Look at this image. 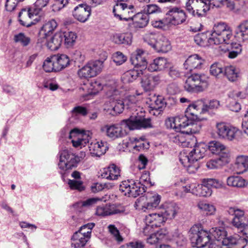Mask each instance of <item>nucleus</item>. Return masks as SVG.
Instances as JSON below:
<instances>
[{
	"instance_id": "obj_1",
	"label": "nucleus",
	"mask_w": 248,
	"mask_h": 248,
	"mask_svg": "<svg viewBox=\"0 0 248 248\" xmlns=\"http://www.w3.org/2000/svg\"><path fill=\"white\" fill-rule=\"evenodd\" d=\"M232 37L230 28L224 23H218L214 25L210 38H207L206 34L201 33L196 35L194 40L197 45L203 46L207 41L210 45L229 44Z\"/></svg>"
},
{
	"instance_id": "obj_2",
	"label": "nucleus",
	"mask_w": 248,
	"mask_h": 248,
	"mask_svg": "<svg viewBox=\"0 0 248 248\" xmlns=\"http://www.w3.org/2000/svg\"><path fill=\"white\" fill-rule=\"evenodd\" d=\"M204 145L200 144L194 148L187 155L185 152L181 153L179 160L182 164L190 173H195L199 168L198 160L202 158L206 152Z\"/></svg>"
},
{
	"instance_id": "obj_3",
	"label": "nucleus",
	"mask_w": 248,
	"mask_h": 248,
	"mask_svg": "<svg viewBox=\"0 0 248 248\" xmlns=\"http://www.w3.org/2000/svg\"><path fill=\"white\" fill-rule=\"evenodd\" d=\"M189 237L192 247L198 248L205 247L211 240L209 232L198 225H193L191 228Z\"/></svg>"
},
{
	"instance_id": "obj_4",
	"label": "nucleus",
	"mask_w": 248,
	"mask_h": 248,
	"mask_svg": "<svg viewBox=\"0 0 248 248\" xmlns=\"http://www.w3.org/2000/svg\"><path fill=\"white\" fill-rule=\"evenodd\" d=\"M146 188L144 185L140 182L133 179L123 181L119 186L120 190L124 195L134 198L144 193Z\"/></svg>"
},
{
	"instance_id": "obj_5",
	"label": "nucleus",
	"mask_w": 248,
	"mask_h": 248,
	"mask_svg": "<svg viewBox=\"0 0 248 248\" xmlns=\"http://www.w3.org/2000/svg\"><path fill=\"white\" fill-rule=\"evenodd\" d=\"M207 79V78L205 75L193 74L186 80L184 88L189 92H202L208 86Z\"/></svg>"
},
{
	"instance_id": "obj_6",
	"label": "nucleus",
	"mask_w": 248,
	"mask_h": 248,
	"mask_svg": "<svg viewBox=\"0 0 248 248\" xmlns=\"http://www.w3.org/2000/svg\"><path fill=\"white\" fill-rule=\"evenodd\" d=\"M186 11L192 16H205L211 9L208 0H188L186 3Z\"/></svg>"
},
{
	"instance_id": "obj_7",
	"label": "nucleus",
	"mask_w": 248,
	"mask_h": 248,
	"mask_svg": "<svg viewBox=\"0 0 248 248\" xmlns=\"http://www.w3.org/2000/svg\"><path fill=\"white\" fill-rule=\"evenodd\" d=\"M151 121L150 118H145L143 115L137 114L127 119L123 120L121 124L127 126L130 130L140 129L152 127Z\"/></svg>"
},
{
	"instance_id": "obj_8",
	"label": "nucleus",
	"mask_w": 248,
	"mask_h": 248,
	"mask_svg": "<svg viewBox=\"0 0 248 248\" xmlns=\"http://www.w3.org/2000/svg\"><path fill=\"white\" fill-rule=\"evenodd\" d=\"M216 133L220 139L232 141L236 140L240 131L236 127L230 126L223 122L217 123Z\"/></svg>"
},
{
	"instance_id": "obj_9",
	"label": "nucleus",
	"mask_w": 248,
	"mask_h": 248,
	"mask_svg": "<svg viewBox=\"0 0 248 248\" xmlns=\"http://www.w3.org/2000/svg\"><path fill=\"white\" fill-rule=\"evenodd\" d=\"M192 120L185 111V115H180L175 117L169 118L165 121L168 128L173 129L176 132H183L186 129L189 121Z\"/></svg>"
},
{
	"instance_id": "obj_10",
	"label": "nucleus",
	"mask_w": 248,
	"mask_h": 248,
	"mask_svg": "<svg viewBox=\"0 0 248 248\" xmlns=\"http://www.w3.org/2000/svg\"><path fill=\"white\" fill-rule=\"evenodd\" d=\"M103 62L100 60L90 62L78 71L80 78L94 77L99 74L103 67Z\"/></svg>"
},
{
	"instance_id": "obj_11",
	"label": "nucleus",
	"mask_w": 248,
	"mask_h": 248,
	"mask_svg": "<svg viewBox=\"0 0 248 248\" xmlns=\"http://www.w3.org/2000/svg\"><path fill=\"white\" fill-rule=\"evenodd\" d=\"M134 6L132 5L128 6L124 2H116L113 9L114 16L118 17L121 20H131L133 17Z\"/></svg>"
},
{
	"instance_id": "obj_12",
	"label": "nucleus",
	"mask_w": 248,
	"mask_h": 248,
	"mask_svg": "<svg viewBox=\"0 0 248 248\" xmlns=\"http://www.w3.org/2000/svg\"><path fill=\"white\" fill-rule=\"evenodd\" d=\"M78 158L71 152L64 150L60 153L59 168L62 170H66L76 166Z\"/></svg>"
},
{
	"instance_id": "obj_13",
	"label": "nucleus",
	"mask_w": 248,
	"mask_h": 248,
	"mask_svg": "<svg viewBox=\"0 0 248 248\" xmlns=\"http://www.w3.org/2000/svg\"><path fill=\"white\" fill-rule=\"evenodd\" d=\"M124 106V101L120 99L119 96L114 94L109 97L104 109L112 115H115L123 112Z\"/></svg>"
},
{
	"instance_id": "obj_14",
	"label": "nucleus",
	"mask_w": 248,
	"mask_h": 248,
	"mask_svg": "<svg viewBox=\"0 0 248 248\" xmlns=\"http://www.w3.org/2000/svg\"><path fill=\"white\" fill-rule=\"evenodd\" d=\"M166 15L168 22L173 25L181 24L186 19V16L184 11L177 7L170 9Z\"/></svg>"
},
{
	"instance_id": "obj_15",
	"label": "nucleus",
	"mask_w": 248,
	"mask_h": 248,
	"mask_svg": "<svg viewBox=\"0 0 248 248\" xmlns=\"http://www.w3.org/2000/svg\"><path fill=\"white\" fill-rule=\"evenodd\" d=\"M206 108L205 107L204 100H198L188 106L186 109L188 116H190L192 120H199L198 115L206 113Z\"/></svg>"
},
{
	"instance_id": "obj_16",
	"label": "nucleus",
	"mask_w": 248,
	"mask_h": 248,
	"mask_svg": "<svg viewBox=\"0 0 248 248\" xmlns=\"http://www.w3.org/2000/svg\"><path fill=\"white\" fill-rule=\"evenodd\" d=\"M101 131L112 139L123 137L126 134L125 131L118 124L105 125L101 128Z\"/></svg>"
},
{
	"instance_id": "obj_17",
	"label": "nucleus",
	"mask_w": 248,
	"mask_h": 248,
	"mask_svg": "<svg viewBox=\"0 0 248 248\" xmlns=\"http://www.w3.org/2000/svg\"><path fill=\"white\" fill-rule=\"evenodd\" d=\"M140 83L143 89L147 92L153 90L155 86L159 83L160 79L158 76H153L146 74L145 71H143Z\"/></svg>"
},
{
	"instance_id": "obj_18",
	"label": "nucleus",
	"mask_w": 248,
	"mask_h": 248,
	"mask_svg": "<svg viewBox=\"0 0 248 248\" xmlns=\"http://www.w3.org/2000/svg\"><path fill=\"white\" fill-rule=\"evenodd\" d=\"M91 7L83 4L76 6L72 12L74 17L81 22L86 21L91 15Z\"/></svg>"
},
{
	"instance_id": "obj_19",
	"label": "nucleus",
	"mask_w": 248,
	"mask_h": 248,
	"mask_svg": "<svg viewBox=\"0 0 248 248\" xmlns=\"http://www.w3.org/2000/svg\"><path fill=\"white\" fill-rule=\"evenodd\" d=\"M204 62V60L197 54L192 55L185 61L186 69L191 71L193 69H201Z\"/></svg>"
},
{
	"instance_id": "obj_20",
	"label": "nucleus",
	"mask_w": 248,
	"mask_h": 248,
	"mask_svg": "<svg viewBox=\"0 0 248 248\" xmlns=\"http://www.w3.org/2000/svg\"><path fill=\"white\" fill-rule=\"evenodd\" d=\"M34 9L29 8L28 10L23 9L18 14L19 21L24 26L30 27L34 23L31 20L33 16H36L34 13Z\"/></svg>"
},
{
	"instance_id": "obj_21",
	"label": "nucleus",
	"mask_w": 248,
	"mask_h": 248,
	"mask_svg": "<svg viewBox=\"0 0 248 248\" xmlns=\"http://www.w3.org/2000/svg\"><path fill=\"white\" fill-rule=\"evenodd\" d=\"M248 243V242L246 238L238 235H234L230 236L228 238L224 240L223 245L233 246L234 248H245Z\"/></svg>"
},
{
	"instance_id": "obj_22",
	"label": "nucleus",
	"mask_w": 248,
	"mask_h": 248,
	"mask_svg": "<svg viewBox=\"0 0 248 248\" xmlns=\"http://www.w3.org/2000/svg\"><path fill=\"white\" fill-rule=\"evenodd\" d=\"M164 215L161 210L159 209L156 212L150 214L146 216L145 221L146 223L152 224L151 226L160 227L161 224L166 221L164 217Z\"/></svg>"
},
{
	"instance_id": "obj_23",
	"label": "nucleus",
	"mask_w": 248,
	"mask_h": 248,
	"mask_svg": "<svg viewBox=\"0 0 248 248\" xmlns=\"http://www.w3.org/2000/svg\"><path fill=\"white\" fill-rule=\"evenodd\" d=\"M144 52L140 50L137 51V54L132 55L131 58V61L133 65L139 70L145 71L148 67L147 62L144 56Z\"/></svg>"
},
{
	"instance_id": "obj_24",
	"label": "nucleus",
	"mask_w": 248,
	"mask_h": 248,
	"mask_svg": "<svg viewBox=\"0 0 248 248\" xmlns=\"http://www.w3.org/2000/svg\"><path fill=\"white\" fill-rule=\"evenodd\" d=\"M101 175L102 178L108 180H117L120 176V170L116 165L112 164L107 168L104 169Z\"/></svg>"
},
{
	"instance_id": "obj_25",
	"label": "nucleus",
	"mask_w": 248,
	"mask_h": 248,
	"mask_svg": "<svg viewBox=\"0 0 248 248\" xmlns=\"http://www.w3.org/2000/svg\"><path fill=\"white\" fill-rule=\"evenodd\" d=\"M89 149L92 156H100L106 153L108 148L106 143L101 141L91 142L89 146Z\"/></svg>"
},
{
	"instance_id": "obj_26",
	"label": "nucleus",
	"mask_w": 248,
	"mask_h": 248,
	"mask_svg": "<svg viewBox=\"0 0 248 248\" xmlns=\"http://www.w3.org/2000/svg\"><path fill=\"white\" fill-rule=\"evenodd\" d=\"M52 59L55 62V69L60 71L70 65V60L65 54L55 55L52 56Z\"/></svg>"
},
{
	"instance_id": "obj_27",
	"label": "nucleus",
	"mask_w": 248,
	"mask_h": 248,
	"mask_svg": "<svg viewBox=\"0 0 248 248\" xmlns=\"http://www.w3.org/2000/svg\"><path fill=\"white\" fill-rule=\"evenodd\" d=\"M208 149L213 154L219 155V157L225 156L228 157L226 147L218 141H213L209 143Z\"/></svg>"
},
{
	"instance_id": "obj_28",
	"label": "nucleus",
	"mask_w": 248,
	"mask_h": 248,
	"mask_svg": "<svg viewBox=\"0 0 248 248\" xmlns=\"http://www.w3.org/2000/svg\"><path fill=\"white\" fill-rule=\"evenodd\" d=\"M58 26V23L55 19H51L46 22L41 27L39 34L44 38L49 36L55 30Z\"/></svg>"
},
{
	"instance_id": "obj_29",
	"label": "nucleus",
	"mask_w": 248,
	"mask_h": 248,
	"mask_svg": "<svg viewBox=\"0 0 248 248\" xmlns=\"http://www.w3.org/2000/svg\"><path fill=\"white\" fill-rule=\"evenodd\" d=\"M168 63L166 59L163 57H158L152 62L147 67L148 70L150 72L161 71L168 67Z\"/></svg>"
},
{
	"instance_id": "obj_30",
	"label": "nucleus",
	"mask_w": 248,
	"mask_h": 248,
	"mask_svg": "<svg viewBox=\"0 0 248 248\" xmlns=\"http://www.w3.org/2000/svg\"><path fill=\"white\" fill-rule=\"evenodd\" d=\"M143 74L144 72L142 70L134 68L125 72L122 76V80L124 83L132 82Z\"/></svg>"
},
{
	"instance_id": "obj_31",
	"label": "nucleus",
	"mask_w": 248,
	"mask_h": 248,
	"mask_svg": "<svg viewBox=\"0 0 248 248\" xmlns=\"http://www.w3.org/2000/svg\"><path fill=\"white\" fill-rule=\"evenodd\" d=\"M171 46L170 41L161 35L158 37L154 48L157 52L166 53L171 49Z\"/></svg>"
},
{
	"instance_id": "obj_32",
	"label": "nucleus",
	"mask_w": 248,
	"mask_h": 248,
	"mask_svg": "<svg viewBox=\"0 0 248 248\" xmlns=\"http://www.w3.org/2000/svg\"><path fill=\"white\" fill-rule=\"evenodd\" d=\"M149 16L144 12H140L134 15L132 20L133 25L136 28H142L145 27L148 23Z\"/></svg>"
},
{
	"instance_id": "obj_33",
	"label": "nucleus",
	"mask_w": 248,
	"mask_h": 248,
	"mask_svg": "<svg viewBox=\"0 0 248 248\" xmlns=\"http://www.w3.org/2000/svg\"><path fill=\"white\" fill-rule=\"evenodd\" d=\"M235 169L238 174L247 171L248 170V156H238L235 160Z\"/></svg>"
},
{
	"instance_id": "obj_34",
	"label": "nucleus",
	"mask_w": 248,
	"mask_h": 248,
	"mask_svg": "<svg viewBox=\"0 0 248 248\" xmlns=\"http://www.w3.org/2000/svg\"><path fill=\"white\" fill-rule=\"evenodd\" d=\"M178 207L174 203H169L164 205L163 208H160L161 212L166 219L173 218L178 211Z\"/></svg>"
},
{
	"instance_id": "obj_35",
	"label": "nucleus",
	"mask_w": 248,
	"mask_h": 248,
	"mask_svg": "<svg viewBox=\"0 0 248 248\" xmlns=\"http://www.w3.org/2000/svg\"><path fill=\"white\" fill-rule=\"evenodd\" d=\"M62 31L56 32L47 43V46L51 50H56L63 43Z\"/></svg>"
},
{
	"instance_id": "obj_36",
	"label": "nucleus",
	"mask_w": 248,
	"mask_h": 248,
	"mask_svg": "<svg viewBox=\"0 0 248 248\" xmlns=\"http://www.w3.org/2000/svg\"><path fill=\"white\" fill-rule=\"evenodd\" d=\"M228 158L225 156L216 159H211L206 163V166L210 169H218L222 168L228 163Z\"/></svg>"
},
{
	"instance_id": "obj_37",
	"label": "nucleus",
	"mask_w": 248,
	"mask_h": 248,
	"mask_svg": "<svg viewBox=\"0 0 248 248\" xmlns=\"http://www.w3.org/2000/svg\"><path fill=\"white\" fill-rule=\"evenodd\" d=\"M210 233L216 239L217 242L222 245L224 240L228 238L227 232L223 228H213L210 230Z\"/></svg>"
},
{
	"instance_id": "obj_38",
	"label": "nucleus",
	"mask_w": 248,
	"mask_h": 248,
	"mask_svg": "<svg viewBox=\"0 0 248 248\" xmlns=\"http://www.w3.org/2000/svg\"><path fill=\"white\" fill-rule=\"evenodd\" d=\"M229 186L236 187H244L248 185V182L242 177L238 176H231L227 179Z\"/></svg>"
},
{
	"instance_id": "obj_39",
	"label": "nucleus",
	"mask_w": 248,
	"mask_h": 248,
	"mask_svg": "<svg viewBox=\"0 0 248 248\" xmlns=\"http://www.w3.org/2000/svg\"><path fill=\"white\" fill-rule=\"evenodd\" d=\"M71 246L75 248H81L85 246L88 239L80 233L75 232L72 238Z\"/></svg>"
},
{
	"instance_id": "obj_40",
	"label": "nucleus",
	"mask_w": 248,
	"mask_h": 248,
	"mask_svg": "<svg viewBox=\"0 0 248 248\" xmlns=\"http://www.w3.org/2000/svg\"><path fill=\"white\" fill-rule=\"evenodd\" d=\"M64 45L67 47H70L74 45L77 38V34L73 31H62Z\"/></svg>"
},
{
	"instance_id": "obj_41",
	"label": "nucleus",
	"mask_w": 248,
	"mask_h": 248,
	"mask_svg": "<svg viewBox=\"0 0 248 248\" xmlns=\"http://www.w3.org/2000/svg\"><path fill=\"white\" fill-rule=\"evenodd\" d=\"M113 41L117 44L130 45L132 42L130 33H117L113 35Z\"/></svg>"
},
{
	"instance_id": "obj_42",
	"label": "nucleus",
	"mask_w": 248,
	"mask_h": 248,
	"mask_svg": "<svg viewBox=\"0 0 248 248\" xmlns=\"http://www.w3.org/2000/svg\"><path fill=\"white\" fill-rule=\"evenodd\" d=\"M224 75L227 77L228 80L232 82L237 80L239 76L238 69L232 65L227 66L224 69Z\"/></svg>"
},
{
	"instance_id": "obj_43",
	"label": "nucleus",
	"mask_w": 248,
	"mask_h": 248,
	"mask_svg": "<svg viewBox=\"0 0 248 248\" xmlns=\"http://www.w3.org/2000/svg\"><path fill=\"white\" fill-rule=\"evenodd\" d=\"M237 35L243 41L248 40V20L244 21L239 24Z\"/></svg>"
},
{
	"instance_id": "obj_44",
	"label": "nucleus",
	"mask_w": 248,
	"mask_h": 248,
	"mask_svg": "<svg viewBox=\"0 0 248 248\" xmlns=\"http://www.w3.org/2000/svg\"><path fill=\"white\" fill-rule=\"evenodd\" d=\"M197 120H192L189 121L186 128L183 133H186V134H192L198 133L201 128L200 123L197 121Z\"/></svg>"
},
{
	"instance_id": "obj_45",
	"label": "nucleus",
	"mask_w": 248,
	"mask_h": 248,
	"mask_svg": "<svg viewBox=\"0 0 248 248\" xmlns=\"http://www.w3.org/2000/svg\"><path fill=\"white\" fill-rule=\"evenodd\" d=\"M86 88L88 94H95L102 90L103 86L99 81L94 79L87 85Z\"/></svg>"
},
{
	"instance_id": "obj_46",
	"label": "nucleus",
	"mask_w": 248,
	"mask_h": 248,
	"mask_svg": "<svg viewBox=\"0 0 248 248\" xmlns=\"http://www.w3.org/2000/svg\"><path fill=\"white\" fill-rule=\"evenodd\" d=\"M153 102L151 104V108L152 110H155L159 112L162 111L166 107V103L162 96L155 97Z\"/></svg>"
},
{
	"instance_id": "obj_47",
	"label": "nucleus",
	"mask_w": 248,
	"mask_h": 248,
	"mask_svg": "<svg viewBox=\"0 0 248 248\" xmlns=\"http://www.w3.org/2000/svg\"><path fill=\"white\" fill-rule=\"evenodd\" d=\"M14 41L20 43L23 46H27L30 44L31 39L24 33L21 32L14 36Z\"/></svg>"
},
{
	"instance_id": "obj_48",
	"label": "nucleus",
	"mask_w": 248,
	"mask_h": 248,
	"mask_svg": "<svg viewBox=\"0 0 248 248\" xmlns=\"http://www.w3.org/2000/svg\"><path fill=\"white\" fill-rule=\"evenodd\" d=\"M95 224L93 223H90L85 224L80 228V229L76 232L78 233L82 234L84 237H86L88 240L91 236V233L92 229L94 227Z\"/></svg>"
},
{
	"instance_id": "obj_49",
	"label": "nucleus",
	"mask_w": 248,
	"mask_h": 248,
	"mask_svg": "<svg viewBox=\"0 0 248 248\" xmlns=\"http://www.w3.org/2000/svg\"><path fill=\"white\" fill-rule=\"evenodd\" d=\"M160 35L154 33H147L143 36L144 42L147 43L149 45L154 47L155 44L157 41L158 37Z\"/></svg>"
},
{
	"instance_id": "obj_50",
	"label": "nucleus",
	"mask_w": 248,
	"mask_h": 248,
	"mask_svg": "<svg viewBox=\"0 0 248 248\" xmlns=\"http://www.w3.org/2000/svg\"><path fill=\"white\" fill-rule=\"evenodd\" d=\"M206 179H203L202 180V184L201 186H199L200 192L199 195L202 197H208L211 195L212 190L210 185H206L205 183Z\"/></svg>"
},
{
	"instance_id": "obj_51",
	"label": "nucleus",
	"mask_w": 248,
	"mask_h": 248,
	"mask_svg": "<svg viewBox=\"0 0 248 248\" xmlns=\"http://www.w3.org/2000/svg\"><path fill=\"white\" fill-rule=\"evenodd\" d=\"M54 63H55V62L53 61V59H52V56L47 58L44 62L43 65V69L46 72H51L53 71L58 72V71L55 69V64Z\"/></svg>"
},
{
	"instance_id": "obj_52",
	"label": "nucleus",
	"mask_w": 248,
	"mask_h": 248,
	"mask_svg": "<svg viewBox=\"0 0 248 248\" xmlns=\"http://www.w3.org/2000/svg\"><path fill=\"white\" fill-rule=\"evenodd\" d=\"M68 184L72 190H77L79 191H82L85 189L83 182L81 181L69 179L68 181Z\"/></svg>"
},
{
	"instance_id": "obj_53",
	"label": "nucleus",
	"mask_w": 248,
	"mask_h": 248,
	"mask_svg": "<svg viewBox=\"0 0 248 248\" xmlns=\"http://www.w3.org/2000/svg\"><path fill=\"white\" fill-rule=\"evenodd\" d=\"M160 202V196L155 194L153 195L152 197H149V201L147 202L146 209H152L153 208H156Z\"/></svg>"
},
{
	"instance_id": "obj_54",
	"label": "nucleus",
	"mask_w": 248,
	"mask_h": 248,
	"mask_svg": "<svg viewBox=\"0 0 248 248\" xmlns=\"http://www.w3.org/2000/svg\"><path fill=\"white\" fill-rule=\"evenodd\" d=\"M199 208L207 215H211L215 213L216 208L214 205L206 203H201L198 205Z\"/></svg>"
},
{
	"instance_id": "obj_55",
	"label": "nucleus",
	"mask_w": 248,
	"mask_h": 248,
	"mask_svg": "<svg viewBox=\"0 0 248 248\" xmlns=\"http://www.w3.org/2000/svg\"><path fill=\"white\" fill-rule=\"evenodd\" d=\"M223 71L222 65L218 62H215L210 66V73L214 76L217 77L223 74Z\"/></svg>"
},
{
	"instance_id": "obj_56",
	"label": "nucleus",
	"mask_w": 248,
	"mask_h": 248,
	"mask_svg": "<svg viewBox=\"0 0 248 248\" xmlns=\"http://www.w3.org/2000/svg\"><path fill=\"white\" fill-rule=\"evenodd\" d=\"M49 1V0H36L34 4V13L36 15H38L42 9L47 6Z\"/></svg>"
},
{
	"instance_id": "obj_57",
	"label": "nucleus",
	"mask_w": 248,
	"mask_h": 248,
	"mask_svg": "<svg viewBox=\"0 0 248 248\" xmlns=\"http://www.w3.org/2000/svg\"><path fill=\"white\" fill-rule=\"evenodd\" d=\"M205 179V183H206V185H210L211 187L221 188L224 186V183L219 180L212 178H207Z\"/></svg>"
},
{
	"instance_id": "obj_58",
	"label": "nucleus",
	"mask_w": 248,
	"mask_h": 248,
	"mask_svg": "<svg viewBox=\"0 0 248 248\" xmlns=\"http://www.w3.org/2000/svg\"><path fill=\"white\" fill-rule=\"evenodd\" d=\"M113 60L114 62L118 65H121L126 60V57L122 52H116L113 55Z\"/></svg>"
},
{
	"instance_id": "obj_59",
	"label": "nucleus",
	"mask_w": 248,
	"mask_h": 248,
	"mask_svg": "<svg viewBox=\"0 0 248 248\" xmlns=\"http://www.w3.org/2000/svg\"><path fill=\"white\" fill-rule=\"evenodd\" d=\"M108 216L123 213L124 210L115 204L107 205Z\"/></svg>"
},
{
	"instance_id": "obj_60",
	"label": "nucleus",
	"mask_w": 248,
	"mask_h": 248,
	"mask_svg": "<svg viewBox=\"0 0 248 248\" xmlns=\"http://www.w3.org/2000/svg\"><path fill=\"white\" fill-rule=\"evenodd\" d=\"M87 114V109L82 106L75 107L71 111V114L73 117H76L79 115L85 116Z\"/></svg>"
},
{
	"instance_id": "obj_61",
	"label": "nucleus",
	"mask_w": 248,
	"mask_h": 248,
	"mask_svg": "<svg viewBox=\"0 0 248 248\" xmlns=\"http://www.w3.org/2000/svg\"><path fill=\"white\" fill-rule=\"evenodd\" d=\"M143 11L149 16L150 14L160 12L161 9L155 4H149L146 6Z\"/></svg>"
},
{
	"instance_id": "obj_62",
	"label": "nucleus",
	"mask_w": 248,
	"mask_h": 248,
	"mask_svg": "<svg viewBox=\"0 0 248 248\" xmlns=\"http://www.w3.org/2000/svg\"><path fill=\"white\" fill-rule=\"evenodd\" d=\"M108 228L109 232L114 236L116 240L118 242H121L123 241V239L122 237L120 235L119 230L114 225H109L108 226Z\"/></svg>"
},
{
	"instance_id": "obj_63",
	"label": "nucleus",
	"mask_w": 248,
	"mask_h": 248,
	"mask_svg": "<svg viewBox=\"0 0 248 248\" xmlns=\"http://www.w3.org/2000/svg\"><path fill=\"white\" fill-rule=\"evenodd\" d=\"M232 225L240 230V231L243 232V229L245 228L246 224L244 223L243 219L240 218L234 217L232 221Z\"/></svg>"
},
{
	"instance_id": "obj_64",
	"label": "nucleus",
	"mask_w": 248,
	"mask_h": 248,
	"mask_svg": "<svg viewBox=\"0 0 248 248\" xmlns=\"http://www.w3.org/2000/svg\"><path fill=\"white\" fill-rule=\"evenodd\" d=\"M23 0H6L5 5V9L7 11L12 12L16 8L19 1Z\"/></svg>"
}]
</instances>
